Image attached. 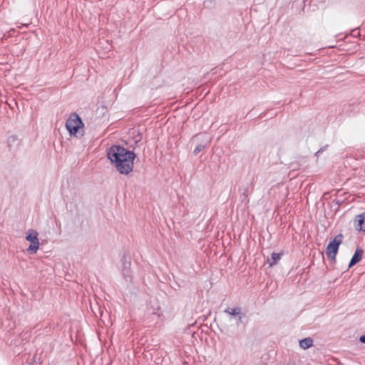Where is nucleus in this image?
Listing matches in <instances>:
<instances>
[{
    "instance_id": "5",
    "label": "nucleus",
    "mask_w": 365,
    "mask_h": 365,
    "mask_svg": "<svg viewBox=\"0 0 365 365\" xmlns=\"http://www.w3.org/2000/svg\"><path fill=\"white\" fill-rule=\"evenodd\" d=\"M363 254L364 250L361 248L357 247L349 262V268L352 267L354 265L359 262L362 259Z\"/></svg>"
},
{
    "instance_id": "7",
    "label": "nucleus",
    "mask_w": 365,
    "mask_h": 365,
    "mask_svg": "<svg viewBox=\"0 0 365 365\" xmlns=\"http://www.w3.org/2000/svg\"><path fill=\"white\" fill-rule=\"evenodd\" d=\"M224 312L233 317H237L238 315H244V317H245V314H242V308L239 307H235L233 309H230L228 307L226 309H225Z\"/></svg>"
},
{
    "instance_id": "3",
    "label": "nucleus",
    "mask_w": 365,
    "mask_h": 365,
    "mask_svg": "<svg viewBox=\"0 0 365 365\" xmlns=\"http://www.w3.org/2000/svg\"><path fill=\"white\" fill-rule=\"evenodd\" d=\"M343 238V235L339 234L328 244L326 255L329 259L335 261L336 255L338 253L339 245L342 243Z\"/></svg>"
},
{
    "instance_id": "16",
    "label": "nucleus",
    "mask_w": 365,
    "mask_h": 365,
    "mask_svg": "<svg viewBox=\"0 0 365 365\" xmlns=\"http://www.w3.org/2000/svg\"><path fill=\"white\" fill-rule=\"evenodd\" d=\"M359 341L362 344H365V334L359 337Z\"/></svg>"
},
{
    "instance_id": "15",
    "label": "nucleus",
    "mask_w": 365,
    "mask_h": 365,
    "mask_svg": "<svg viewBox=\"0 0 365 365\" xmlns=\"http://www.w3.org/2000/svg\"><path fill=\"white\" fill-rule=\"evenodd\" d=\"M242 317H244V315H238L236 317H237V325H239V324L242 322Z\"/></svg>"
},
{
    "instance_id": "11",
    "label": "nucleus",
    "mask_w": 365,
    "mask_h": 365,
    "mask_svg": "<svg viewBox=\"0 0 365 365\" xmlns=\"http://www.w3.org/2000/svg\"><path fill=\"white\" fill-rule=\"evenodd\" d=\"M122 262H123L122 270L130 269L131 262L130 261L126 260L125 256H123V257L122 258Z\"/></svg>"
},
{
    "instance_id": "18",
    "label": "nucleus",
    "mask_w": 365,
    "mask_h": 365,
    "mask_svg": "<svg viewBox=\"0 0 365 365\" xmlns=\"http://www.w3.org/2000/svg\"><path fill=\"white\" fill-rule=\"evenodd\" d=\"M141 140V137L139 136L138 138H136V140H135V142L138 143V141H140Z\"/></svg>"
},
{
    "instance_id": "12",
    "label": "nucleus",
    "mask_w": 365,
    "mask_h": 365,
    "mask_svg": "<svg viewBox=\"0 0 365 365\" xmlns=\"http://www.w3.org/2000/svg\"><path fill=\"white\" fill-rule=\"evenodd\" d=\"M205 145L199 144L197 145L193 150V153L195 155L198 154L200 152L202 151L205 148Z\"/></svg>"
},
{
    "instance_id": "4",
    "label": "nucleus",
    "mask_w": 365,
    "mask_h": 365,
    "mask_svg": "<svg viewBox=\"0 0 365 365\" xmlns=\"http://www.w3.org/2000/svg\"><path fill=\"white\" fill-rule=\"evenodd\" d=\"M38 235V234L36 230L31 229L29 230L26 236V240L31 242L27 249V252L31 255L36 253L39 248Z\"/></svg>"
},
{
    "instance_id": "1",
    "label": "nucleus",
    "mask_w": 365,
    "mask_h": 365,
    "mask_svg": "<svg viewBox=\"0 0 365 365\" xmlns=\"http://www.w3.org/2000/svg\"><path fill=\"white\" fill-rule=\"evenodd\" d=\"M107 156L120 174L128 175L133 170L136 157L133 151L118 145H113L108 149Z\"/></svg>"
},
{
    "instance_id": "6",
    "label": "nucleus",
    "mask_w": 365,
    "mask_h": 365,
    "mask_svg": "<svg viewBox=\"0 0 365 365\" xmlns=\"http://www.w3.org/2000/svg\"><path fill=\"white\" fill-rule=\"evenodd\" d=\"M355 221L357 222V225H355L356 230L365 232V212L358 215Z\"/></svg>"
},
{
    "instance_id": "2",
    "label": "nucleus",
    "mask_w": 365,
    "mask_h": 365,
    "mask_svg": "<svg viewBox=\"0 0 365 365\" xmlns=\"http://www.w3.org/2000/svg\"><path fill=\"white\" fill-rule=\"evenodd\" d=\"M83 126L81 117L76 113H72L66 123V128L71 136H77L78 133L83 135Z\"/></svg>"
},
{
    "instance_id": "14",
    "label": "nucleus",
    "mask_w": 365,
    "mask_h": 365,
    "mask_svg": "<svg viewBox=\"0 0 365 365\" xmlns=\"http://www.w3.org/2000/svg\"><path fill=\"white\" fill-rule=\"evenodd\" d=\"M327 147L328 145H327L324 148H320L318 151L316 152L315 155L318 156L320 153H323Z\"/></svg>"
},
{
    "instance_id": "17",
    "label": "nucleus",
    "mask_w": 365,
    "mask_h": 365,
    "mask_svg": "<svg viewBox=\"0 0 365 365\" xmlns=\"http://www.w3.org/2000/svg\"><path fill=\"white\" fill-rule=\"evenodd\" d=\"M250 193H248V188H246L245 190V191L243 192V193H242V195H243L245 197H247L249 195Z\"/></svg>"
},
{
    "instance_id": "9",
    "label": "nucleus",
    "mask_w": 365,
    "mask_h": 365,
    "mask_svg": "<svg viewBox=\"0 0 365 365\" xmlns=\"http://www.w3.org/2000/svg\"><path fill=\"white\" fill-rule=\"evenodd\" d=\"M313 345V340L310 337L302 339L299 341V346L304 349H307Z\"/></svg>"
},
{
    "instance_id": "13",
    "label": "nucleus",
    "mask_w": 365,
    "mask_h": 365,
    "mask_svg": "<svg viewBox=\"0 0 365 365\" xmlns=\"http://www.w3.org/2000/svg\"><path fill=\"white\" fill-rule=\"evenodd\" d=\"M16 138L15 136H10L8 140H7V143H8V145L9 147H11L12 145V144L16 142Z\"/></svg>"
},
{
    "instance_id": "10",
    "label": "nucleus",
    "mask_w": 365,
    "mask_h": 365,
    "mask_svg": "<svg viewBox=\"0 0 365 365\" xmlns=\"http://www.w3.org/2000/svg\"><path fill=\"white\" fill-rule=\"evenodd\" d=\"M122 274L126 282L132 281V271L130 269L122 270Z\"/></svg>"
},
{
    "instance_id": "8",
    "label": "nucleus",
    "mask_w": 365,
    "mask_h": 365,
    "mask_svg": "<svg viewBox=\"0 0 365 365\" xmlns=\"http://www.w3.org/2000/svg\"><path fill=\"white\" fill-rule=\"evenodd\" d=\"M282 254L273 252L271 255V257L267 259V262L270 267H272L277 264L279 260L281 259Z\"/></svg>"
}]
</instances>
